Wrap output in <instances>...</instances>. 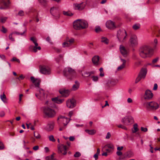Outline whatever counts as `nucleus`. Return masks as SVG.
I'll list each match as a JSON object with an SVG mask.
<instances>
[{
	"instance_id": "1",
	"label": "nucleus",
	"mask_w": 160,
	"mask_h": 160,
	"mask_svg": "<svg viewBox=\"0 0 160 160\" xmlns=\"http://www.w3.org/2000/svg\"><path fill=\"white\" fill-rule=\"evenodd\" d=\"M138 52L140 57L145 59L151 57L152 50L149 46L143 45L139 48Z\"/></svg>"
},
{
	"instance_id": "2",
	"label": "nucleus",
	"mask_w": 160,
	"mask_h": 160,
	"mask_svg": "<svg viewBox=\"0 0 160 160\" xmlns=\"http://www.w3.org/2000/svg\"><path fill=\"white\" fill-rule=\"evenodd\" d=\"M64 75L68 78L72 79L76 76V72L72 68L67 67L64 68L63 71Z\"/></svg>"
},
{
	"instance_id": "3",
	"label": "nucleus",
	"mask_w": 160,
	"mask_h": 160,
	"mask_svg": "<svg viewBox=\"0 0 160 160\" xmlns=\"http://www.w3.org/2000/svg\"><path fill=\"white\" fill-rule=\"evenodd\" d=\"M144 105L148 111L155 110L159 107V104L156 102L151 101L145 103Z\"/></svg>"
},
{
	"instance_id": "4",
	"label": "nucleus",
	"mask_w": 160,
	"mask_h": 160,
	"mask_svg": "<svg viewBox=\"0 0 160 160\" xmlns=\"http://www.w3.org/2000/svg\"><path fill=\"white\" fill-rule=\"evenodd\" d=\"M43 112L46 116L50 118L54 117L56 114L55 111L48 107H45L44 108Z\"/></svg>"
},
{
	"instance_id": "5",
	"label": "nucleus",
	"mask_w": 160,
	"mask_h": 160,
	"mask_svg": "<svg viewBox=\"0 0 160 160\" xmlns=\"http://www.w3.org/2000/svg\"><path fill=\"white\" fill-rule=\"evenodd\" d=\"M127 36L126 32L124 29L119 30L117 32V38L120 42H123L125 40Z\"/></svg>"
},
{
	"instance_id": "6",
	"label": "nucleus",
	"mask_w": 160,
	"mask_h": 160,
	"mask_svg": "<svg viewBox=\"0 0 160 160\" xmlns=\"http://www.w3.org/2000/svg\"><path fill=\"white\" fill-rule=\"evenodd\" d=\"M122 122L125 125H129L134 122L133 118L131 116H126L122 119Z\"/></svg>"
},
{
	"instance_id": "7",
	"label": "nucleus",
	"mask_w": 160,
	"mask_h": 160,
	"mask_svg": "<svg viewBox=\"0 0 160 160\" xmlns=\"http://www.w3.org/2000/svg\"><path fill=\"white\" fill-rule=\"evenodd\" d=\"M146 73L147 72L145 69H142L135 80V83H137L141 79H144L145 77Z\"/></svg>"
},
{
	"instance_id": "8",
	"label": "nucleus",
	"mask_w": 160,
	"mask_h": 160,
	"mask_svg": "<svg viewBox=\"0 0 160 160\" xmlns=\"http://www.w3.org/2000/svg\"><path fill=\"white\" fill-rule=\"evenodd\" d=\"M39 93L36 94V96L39 99L43 100L47 98V94H46L44 90L41 88L39 89Z\"/></svg>"
},
{
	"instance_id": "9",
	"label": "nucleus",
	"mask_w": 160,
	"mask_h": 160,
	"mask_svg": "<svg viewBox=\"0 0 160 160\" xmlns=\"http://www.w3.org/2000/svg\"><path fill=\"white\" fill-rule=\"evenodd\" d=\"M74 42V39L73 38H67L66 41L62 43V46L63 47H70L73 44Z\"/></svg>"
},
{
	"instance_id": "10",
	"label": "nucleus",
	"mask_w": 160,
	"mask_h": 160,
	"mask_svg": "<svg viewBox=\"0 0 160 160\" xmlns=\"http://www.w3.org/2000/svg\"><path fill=\"white\" fill-rule=\"evenodd\" d=\"M50 12L52 15L54 16L56 19L59 18V12L57 8L53 7L51 8L50 9Z\"/></svg>"
},
{
	"instance_id": "11",
	"label": "nucleus",
	"mask_w": 160,
	"mask_h": 160,
	"mask_svg": "<svg viewBox=\"0 0 160 160\" xmlns=\"http://www.w3.org/2000/svg\"><path fill=\"white\" fill-rule=\"evenodd\" d=\"M153 94L151 91L148 89L146 90L144 95V98L145 99L149 100H151L153 97Z\"/></svg>"
},
{
	"instance_id": "12",
	"label": "nucleus",
	"mask_w": 160,
	"mask_h": 160,
	"mask_svg": "<svg viewBox=\"0 0 160 160\" xmlns=\"http://www.w3.org/2000/svg\"><path fill=\"white\" fill-rule=\"evenodd\" d=\"M129 41L131 45L132 46L137 45L138 44V40L136 35H132L131 36Z\"/></svg>"
},
{
	"instance_id": "13",
	"label": "nucleus",
	"mask_w": 160,
	"mask_h": 160,
	"mask_svg": "<svg viewBox=\"0 0 160 160\" xmlns=\"http://www.w3.org/2000/svg\"><path fill=\"white\" fill-rule=\"evenodd\" d=\"M40 70L41 73L43 74H48L50 73V69L45 66H40Z\"/></svg>"
},
{
	"instance_id": "14",
	"label": "nucleus",
	"mask_w": 160,
	"mask_h": 160,
	"mask_svg": "<svg viewBox=\"0 0 160 160\" xmlns=\"http://www.w3.org/2000/svg\"><path fill=\"white\" fill-rule=\"evenodd\" d=\"M114 149V146L112 144H108L102 148V151H106L107 152H112Z\"/></svg>"
},
{
	"instance_id": "15",
	"label": "nucleus",
	"mask_w": 160,
	"mask_h": 160,
	"mask_svg": "<svg viewBox=\"0 0 160 160\" xmlns=\"http://www.w3.org/2000/svg\"><path fill=\"white\" fill-rule=\"evenodd\" d=\"M58 152L59 153H62L65 155L67 153V148L66 145L61 144L58 147Z\"/></svg>"
},
{
	"instance_id": "16",
	"label": "nucleus",
	"mask_w": 160,
	"mask_h": 160,
	"mask_svg": "<svg viewBox=\"0 0 160 160\" xmlns=\"http://www.w3.org/2000/svg\"><path fill=\"white\" fill-rule=\"evenodd\" d=\"M67 106L69 108H73L76 106L75 100L73 99H68L66 102Z\"/></svg>"
},
{
	"instance_id": "17",
	"label": "nucleus",
	"mask_w": 160,
	"mask_h": 160,
	"mask_svg": "<svg viewBox=\"0 0 160 160\" xmlns=\"http://www.w3.org/2000/svg\"><path fill=\"white\" fill-rule=\"evenodd\" d=\"M30 40L32 41L35 44L34 48V52H36L38 50H40L41 49V48L40 46H38V44L37 42V40L33 37H32L30 38Z\"/></svg>"
},
{
	"instance_id": "18",
	"label": "nucleus",
	"mask_w": 160,
	"mask_h": 160,
	"mask_svg": "<svg viewBox=\"0 0 160 160\" xmlns=\"http://www.w3.org/2000/svg\"><path fill=\"white\" fill-rule=\"evenodd\" d=\"M1 6L0 9H5L8 8L9 4V0H1Z\"/></svg>"
},
{
	"instance_id": "19",
	"label": "nucleus",
	"mask_w": 160,
	"mask_h": 160,
	"mask_svg": "<svg viewBox=\"0 0 160 160\" xmlns=\"http://www.w3.org/2000/svg\"><path fill=\"white\" fill-rule=\"evenodd\" d=\"M54 126V123L53 121L48 122L45 128V129L47 131L50 132L52 131Z\"/></svg>"
},
{
	"instance_id": "20",
	"label": "nucleus",
	"mask_w": 160,
	"mask_h": 160,
	"mask_svg": "<svg viewBox=\"0 0 160 160\" xmlns=\"http://www.w3.org/2000/svg\"><path fill=\"white\" fill-rule=\"evenodd\" d=\"M59 92L63 97H65L68 96L70 92V91L68 89H66L64 88L60 89Z\"/></svg>"
},
{
	"instance_id": "21",
	"label": "nucleus",
	"mask_w": 160,
	"mask_h": 160,
	"mask_svg": "<svg viewBox=\"0 0 160 160\" xmlns=\"http://www.w3.org/2000/svg\"><path fill=\"white\" fill-rule=\"evenodd\" d=\"M58 119H61V121L62 122L64 126H66L71 120L70 119L68 118L62 116L59 117Z\"/></svg>"
},
{
	"instance_id": "22",
	"label": "nucleus",
	"mask_w": 160,
	"mask_h": 160,
	"mask_svg": "<svg viewBox=\"0 0 160 160\" xmlns=\"http://www.w3.org/2000/svg\"><path fill=\"white\" fill-rule=\"evenodd\" d=\"M106 25L107 28L109 29H113L116 28L114 22L111 20L107 21Z\"/></svg>"
},
{
	"instance_id": "23",
	"label": "nucleus",
	"mask_w": 160,
	"mask_h": 160,
	"mask_svg": "<svg viewBox=\"0 0 160 160\" xmlns=\"http://www.w3.org/2000/svg\"><path fill=\"white\" fill-rule=\"evenodd\" d=\"M120 51L121 53L124 57H126L128 52L125 47L122 45H121L119 48Z\"/></svg>"
},
{
	"instance_id": "24",
	"label": "nucleus",
	"mask_w": 160,
	"mask_h": 160,
	"mask_svg": "<svg viewBox=\"0 0 160 160\" xmlns=\"http://www.w3.org/2000/svg\"><path fill=\"white\" fill-rule=\"evenodd\" d=\"M30 78L32 83L34 84L35 86L37 87H39L40 80L38 79H35L33 76L31 77Z\"/></svg>"
},
{
	"instance_id": "25",
	"label": "nucleus",
	"mask_w": 160,
	"mask_h": 160,
	"mask_svg": "<svg viewBox=\"0 0 160 160\" xmlns=\"http://www.w3.org/2000/svg\"><path fill=\"white\" fill-rule=\"evenodd\" d=\"M80 19H78L75 21L73 23V27L76 30H80Z\"/></svg>"
},
{
	"instance_id": "26",
	"label": "nucleus",
	"mask_w": 160,
	"mask_h": 160,
	"mask_svg": "<svg viewBox=\"0 0 160 160\" xmlns=\"http://www.w3.org/2000/svg\"><path fill=\"white\" fill-rule=\"evenodd\" d=\"M99 58L98 56H94L92 59V61L93 64L95 66H97L99 65Z\"/></svg>"
},
{
	"instance_id": "27",
	"label": "nucleus",
	"mask_w": 160,
	"mask_h": 160,
	"mask_svg": "<svg viewBox=\"0 0 160 160\" xmlns=\"http://www.w3.org/2000/svg\"><path fill=\"white\" fill-rule=\"evenodd\" d=\"M52 100L54 102L58 103L61 104L62 103L64 100L63 99H60L59 97L52 98Z\"/></svg>"
},
{
	"instance_id": "28",
	"label": "nucleus",
	"mask_w": 160,
	"mask_h": 160,
	"mask_svg": "<svg viewBox=\"0 0 160 160\" xmlns=\"http://www.w3.org/2000/svg\"><path fill=\"white\" fill-rule=\"evenodd\" d=\"M85 5L83 4V3H81L80 4L76 3L74 4V8L76 9H78V10H82L83 9Z\"/></svg>"
},
{
	"instance_id": "29",
	"label": "nucleus",
	"mask_w": 160,
	"mask_h": 160,
	"mask_svg": "<svg viewBox=\"0 0 160 160\" xmlns=\"http://www.w3.org/2000/svg\"><path fill=\"white\" fill-rule=\"evenodd\" d=\"M80 23L81 29L85 28L88 27V24L86 21L80 20Z\"/></svg>"
},
{
	"instance_id": "30",
	"label": "nucleus",
	"mask_w": 160,
	"mask_h": 160,
	"mask_svg": "<svg viewBox=\"0 0 160 160\" xmlns=\"http://www.w3.org/2000/svg\"><path fill=\"white\" fill-rule=\"evenodd\" d=\"M117 82V80H108L106 83V85L108 87H110L116 84Z\"/></svg>"
},
{
	"instance_id": "31",
	"label": "nucleus",
	"mask_w": 160,
	"mask_h": 160,
	"mask_svg": "<svg viewBox=\"0 0 160 160\" xmlns=\"http://www.w3.org/2000/svg\"><path fill=\"white\" fill-rule=\"evenodd\" d=\"M55 59L56 62L58 63L63 62V55H60Z\"/></svg>"
},
{
	"instance_id": "32",
	"label": "nucleus",
	"mask_w": 160,
	"mask_h": 160,
	"mask_svg": "<svg viewBox=\"0 0 160 160\" xmlns=\"http://www.w3.org/2000/svg\"><path fill=\"white\" fill-rule=\"evenodd\" d=\"M124 155L126 158H129L133 157L134 154L133 152L132 151H129L124 153Z\"/></svg>"
},
{
	"instance_id": "33",
	"label": "nucleus",
	"mask_w": 160,
	"mask_h": 160,
	"mask_svg": "<svg viewBox=\"0 0 160 160\" xmlns=\"http://www.w3.org/2000/svg\"><path fill=\"white\" fill-rule=\"evenodd\" d=\"M94 71H91L90 72H85L83 74H82V76L85 77H87L90 76L92 74H94Z\"/></svg>"
},
{
	"instance_id": "34",
	"label": "nucleus",
	"mask_w": 160,
	"mask_h": 160,
	"mask_svg": "<svg viewBox=\"0 0 160 160\" xmlns=\"http://www.w3.org/2000/svg\"><path fill=\"white\" fill-rule=\"evenodd\" d=\"M75 83V84H74L72 87V89L74 91L77 90L79 87V83L77 81H76Z\"/></svg>"
},
{
	"instance_id": "35",
	"label": "nucleus",
	"mask_w": 160,
	"mask_h": 160,
	"mask_svg": "<svg viewBox=\"0 0 160 160\" xmlns=\"http://www.w3.org/2000/svg\"><path fill=\"white\" fill-rule=\"evenodd\" d=\"M85 131L86 132L90 135H94L96 132V130L94 129H92L90 130L88 129H86L85 130Z\"/></svg>"
},
{
	"instance_id": "36",
	"label": "nucleus",
	"mask_w": 160,
	"mask_h": 160,
	"mask_svg": "<svg viewBox=\"0 0 160 160\" xmlns=\"http://www.w3.org/2000/svg\"><path fill=\"white\" fill-rule=\"evenodd\" d=\"M101 42L104 43L108 44L109 43V40L106 38L104 37H102L101 38Z\"/></svg>"
},
{
	"instance_id": "37",
	"label": "nucleus",
	"mask_w": 160,
	"mask_h": 160,
	"mask_svg": "<svg viewBox=\"0 0 160 160\" xmlns=\"http://www.w3.org/2000/svg\"><path fill=\"white\" fill-rule=\"evenodd\" d=\"M0 98L1 100L4 102L6 103L7 102L6 96L4 93H3L2 95H1Z\"/></svg>"
},
{
	"instance_id": "38",
	"label": "nucleus",
	"mask_w": 160,
	"mask_h": 160,
	"mask_svg": "<svg viewBox=\"0 0 160 160\" xmlns=\"http://www.w3.org/2000/svg\"><path fill=\"white\" fill-rule=\"evenodd\" d=\"M138 125L137 124H135L133 125V129H132L133 133H135L138 131Z\"/></svg>"
},
{
	"instance_id": "39",
	"label": "nucleus",
	"mask_w": 160,
	"mask_h": 160,
	"mask_svg": "<svg viewBox=\"0 0 160 160\" xmlns=\"http://www.w3.org/2000/svg\"><path fill=\"white\" fill-rule=\"evenodd\" d=\"M38 1L43 6H45L46 5L47 1L46 0H38Z\"/></svg>"
},
{
	"instance_id": "40",
	"label": "nucleus",
	"mask_w": 160,
	"mask_h": 160,
	"mask_svg": "<svg viewBox=\"0 0 160 160\" xmlns=\"http://www.w3.org/2000/svg\"><path fill=\"white\" fill-rule=\"evenodd\" d=\"M34 136L37 139H39L41 138V135L38 132H34Z\"/></svg>"
},
{
	"instance_id": "41",
	"label": "nucleus",
	"mask_w": 160,
	"mask_h": 160,
	"mask_svg": "<svg viewBox=\"0 0 160 160\" xmlns=\"http://www.w3.org/2000/svg\"><path fill=\"white\" fill-rule=\"evenodd\" d=\"M63 14L65 15V16H72L73 15V14H72V13H71L69 11H63Z\"/></svg>"
},
{
	"instance_id": "42",
	"label": "nucleus",
	"mask_w": 160,
	"mask_h": 160,
	"mask_svg": "<svg viewBox=\"0 0 160 160\" xmlns=\"http://www.w3.org/2000/svg\"><path fill=\"white\" fill-rule=\"evenodd\" d=\"M140 25L139 24H135L132 27L135 30H137L140 28Z\"/></svg>"
},
{
	"instance_id": "43",
	"label": "nucleus",
	"mask_w": 160,
	"mask_h": 160,
	"mask_svg": "<svg viewBox=\"0 0 160 160\" xmlns=\"http://www.w3.org/2000/svg\"><path fill=\"white\" fill-rule=\"evenodd\" d=\"M99 71L100 72L99 75L101 77H103L104 76V72L103 71V68H101L99 69Z\"/></svg>"
},
{
	"instance_id": "44",
	"label": "nucleus",
	"mask_w": 160,
	"mask_h": 160,
	"mask_svg": "<svg viewBox=\"0 0 160 160\" xmlns=\"http://www.w3.org/2000/svg\"><path fill=\"white\" fill-rule=\"evenodd\" d=\"M91 78L92 81L94 82H97L98 79V77L97 76H92L91 77Z\"/></svg>"
},
{
	"instance_id": "45",
	"label": "nucleus",
	"mask_w": 160,
	"mask_h": 160,
	"mask_svg": "<svg viewBox=\"0 0 160 160\" xmlns=\"http://www.w3.org/2000/svg\"><path fill=\"white\" fill-rule=\"evenodd\" d=\"M26 29H25L24 31L22 33H20L19 32H12V33L13 34H16L18 35H23V34L24 33L26 32Z\"/></svg>"
},
{
	"instance_id": "46",
	"label": "nucleus",
	"mask_w": 160,
	"mask_h": 160,
	"mask_svg": "<svg viewBox=\"0 0 160 160\" xmlns=\"http://www.w3.org/2000/svg\"><path fill=\"white\" fill-rule=\"evenodd\" d=\"M48 138L49 140L50 141H52V142H55L56 141L55 139L54 138V136L52 135L49 136Z\"/></svg>"
},
{
	"instance_id": "47",
	"label": "nucleus",
	"mask_w": 160,
	"mask_h": 160,
	"mask_svg": "<svg viewBox=\"0 0 160 160\" xmlns=\"http://www.w3.org/2000/svg\"><path fill=\"white\" fill-rule=\"evenodd\" d=\"M7 17H2L0 18V20L1 22L4 23L5 22L7 19Z\"/></svg>"
},
{
	"instance_id": "48",
	"label": "nucleus",
	"mask_w": 160,
	"mask_h": 160,
	"mask_svg": "<svg viewBox=\"0 0 160 160\" xmlns=\"http://www.w3.org/2000/svg\"><path fill=\"white\" fill-rule=\"evenodd\" d=\"M4 148V146L2 142L0 141V150L3 149Z\"/></svg>"
},
{
	"instance_id": "49",
	"label": "nucleus",
	"mask_w": 160,
	"mask_h": 160,
	"mask_svg": "<svg viewBox=\"0 0 160 160\" xmlns=\"http://www.w3.org/2000/svg\"><path fill=\"white\" fill-rule=\"evenodd\" d=\"M118 127L119 128H121L125 130H127V128L125 126L122 124L118 125Z\"/></svg>"
},
{
	"instance_id": "50",
	"label": "nucleus",
	"mask_w": 160,
	"mask_h": 160,
	"mask_svg": "<svg viewBox=\"0 0 160 160\" xmlns=\"http://www.w3.org/2000/svg\"><path fill=\"white\" fill-rule=\"evenodd\" d=\"M18 15L20 16L24 15V13L22 10H20L18 12Z\"/></svg>"
},
{
	"instance_id": "51",
	"label": "nucleus",
	"mask_w": 160,
	"mask_h": 160,
	"mask_svg": "<svg viewBox=\"0 0 160 160\" xmlns=\"http://www.w3.org/2000/svg\"><path fill=\"white\" fill-rule=\"evenodd\" d=\"M81 155V153L78 152H76L74 155L75 157H78Z\"/></svg>"
},
{
	"instance_id": "52",
	"label": "nucleus",
	"mask_w": 160,
	"mask_h": 160,
	"mask_svg": "<svg viewBox=\"0 0 160 160\" xmlns=\"http://www.w3.org/2000/svg\"><path fill=\"white\" fill-rule=\"evenodd\" d=\"M125 66L122 64L120 66L118 67V68H117V70L118 71L121 70L122 69L124 68L125 67Z\"/></svg>"
},
{
	"instance_id": "53",
	"label": "nucleus",
	"mask_w": 160,
	"mask_h": 160,
	"mask_svg": "<svg viewBox=\"0 0 160 160\" xmlns=\"http://www.w3.org/2000/svg\"><path fill=\"white\" fill-rule=\"evenodd\" d=\"M101 31V29L100 28L99 26H97L96 27L95 29V31L96 32H98Z\"/></svg>"
},
{
	"instance_id": "54",
	"label": "nucleus",
	"mask_w": 160,
	"mask_h": 160,
	"mask_svg": "<svg viewBox=\"0 0 160 160\" xmlns=\"http://www.w3.org/2000/svg\"><path fill=\"white\" fill-rule=\"evenodd\" d=\"M13 34V33H11L9 36V39L12 41H14V38H12V35Z\"/></svg>"
},
{
	"instance_id": "55",
	"label": "nucleus",
	"mask_w": 160,
	"mask_h": 160,
	"mask_svg": "<svg viewBox=\"0 0 160 160\" xmlns=\"http://www.w3.org/2000/svg\"><path fill=\"white\" fill-rule=\"evenodd\" d=\"M11 61H16L18 63H19L20 62V60L18 59L17 58L15 57L13 58H12V59L11 60Z\"/></svg>"
},
{
	"instance_id": "56",
	"label": "nucleus",
	"mask_w": 160,
	"mask_h": 160,
	"mask_svg": "<svg viewBox=\"0 0 160 160\" xmlns=\"http://www.w3.org/2000/svg\"><path fill=\"white\" fill-rule=\"evenodd\" d=\"M1 31L4 33H6L7 32V29L2 26V29L1 30Z\"/></svg>"
},
{
	"instance_id": "57",
	"label": "nucleus",
	"mask_w": 160,
	"mask_h": 160,
	"mask_svg": "<svg viewBox=\"0 0 160 160\" xmlns=\"http://www.w3.org/2000/svg\"><path fill=\"white\" fill-rule=\"evenodd\" d=\"M48 159L49 160H54V156L53 154H52L51 156L48 157Z\"/></svg>"
},
{
	"instance_id": "58",
	"label": "nucleus",
	"mask_w": 160,
	"mask_h": 160,
	"mask_svg": "<svg viewBox=\"0 0 160 160\" xmlns=\"http://www.w3.org/2000/svg\"><path fill=\"white\" fill-rule=\"evenodd\" d=\"M158 59H159V58H155L154 59H153L152 60V63L153 64H154L156 63L158 60Z\"/></svg>"
},
{
	"instance_id": "59",
	"label": "nucleus",
	"mask_w": 160,
	"mask_h": 160,
	"mask_svg": "<svg viewBox=\"0 0 160 160\" xmlns=\"http://www.w3.org/2000/svg\"><path fill=\"white\" fill-rule=\"evenodd\" d=\"M141 130L144 132H146L148 131V129L146 128L141 127Z\"/></svg>"
},
{
	"instance_id": "60",
	"label": "nucleus",
	"mask_w": 160,
	"mask_h": 160,
	"mask_svg": "<svg viewBox=\"0 0 160 160\" xmlns=\"http://www.w3.org/2000/svg\"><path fill=\"white\" fill-rule=\"evenodd\" d=\"M156 34L157 37H160V30H158L156 32Z\"/></svg>"
},
{
	"instance_id": "61",
	"label": "nucleus",
	"mask_w": 160,
	"mask_h": 160,
	"mask_svg": "<svg viewBox=\"0 0 160 160\" xmlns=\"http://www.w3.org/2000/svg\"><path fill=\"white\" fill-rule=\"evenodd\" d=\"M158 88V85L157 83H155L154 85V87L153 88V90H156Z\"/></svg>"
},
{
	"instance_id": "62",
	"label": "nucleus",
	"mask_w": 160,
	"mask_h": 160,
	"mask_svg": "<svg viewBox=\"0 0 160 160\" xmlns=\"http://www.w3.org/2000/svg\"><path fill=\"white\" fill-rule=\"evenodd\" d=\"M121 61L122 62V64L124 65V66H125V64L126 63V61L122 58H121Z\"/></svg>"
},
{
	"instance_id": "63",
	"label": "nucleus",
	"mask_w": 160,
	"mask_h": 160,
	"mask_svg": "<svg viewBox=\"0 0 160 160\" xmlns=\"http://www.w3.org/2000/svg\"><path fill=\"white\" fill-rule=\"evenodd\" d=\"M111 136V134L109 132H108L107 134L106 138V139H109L110 138Z\"/></svg>"
},
{
	"instance_id": "64",
	"label": "nucleus",
	"mask_w": 160,
	"mask_h": 160,
	"mask_svg": "<svg viewBox=\"0 0 160 160\" xmlns=\"http://www.w3.org/2000/svg\"><path fill=\"white\" fill-rule=\"evenodd\" d=\"M116 154L118 156H120L122 155V153L120 151H118L117 152Z\"/></svg>"
}]
</instances>
